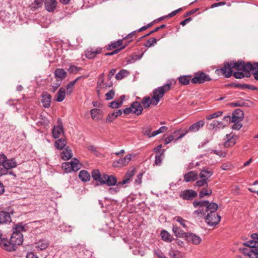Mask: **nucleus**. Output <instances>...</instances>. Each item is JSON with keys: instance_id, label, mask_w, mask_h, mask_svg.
Instances as JSON below:
<instances>
[{"instance_id": "nucleus-10", "label": "nucleus", "mask_w": 258, "mask_h": 258, "mask_svg": "<svg viewBox=\"0 0 258 258\" xmlns=\"http://www.w3.org/2000/svg\"><path fill=\"white\" fill-rule=\"evenodd\" d=\"M12 22V18L10 13L5 11H0V23H2L3 27L9 26Z\"/></svg>"}, {"instance_id": "nucleus-39", "label": "nucleus", "mask_w": 258, "mask_h": 258, "mask_svg": "<svg viewBox=\"0 0 258 258\" xmlns=\"http://www.w3.org/2000/svg\"><path fill=\"white\" fill-rule=\"evenodd\" d=\"M71 164H72L71 168L73 171H77L79 170L82 166V164L76 158H74L73 160L71 161Z\"/></svg>"}, {"instance_id": "nucleus-21", "label": "nucleus", "mask_w": 258, "mask_h": 258, "mask_svg": "<svg viewBox=\"0 0 258 258\" xmlns=\"http://www.w3.org/2000/svg\"><path fill=\"white\" fill-rule=\"evenodd\" d=\"M17 165V162L14 158L9 159L7 158L4 162L2 168L7 171L8 169L16 167Z\"/></svg>"}, {"instance_id": "nucleus-20", "label": "nucleus", "mask_w": 258, "mask_h": 258, "mask_svg": "<svg viewBox=\"0 0 258 258\" xmlns=\"http://www.w3.org/2000/svg\"><path fill=\"white\" fill-rule=\"evenodd\" d=\"M205 121L204 120H199L196 123L191 125L188 129V131L192 133H196L198 132L201 128L203 127L205 125Z\"/></svg>"}, {"instance_id": "nucleus-29", "label": "nucleus", "mask_w": 258, "mask_h": 258, "mask_svg": "<svg viewBox=\"0 0 258 258\" xmlns=\"http://www.w3.org/2000/svg\"><path fill=\"white\" fill-rule=\"evenodd\" d=\"M161 236L162 239L166 242H171L173 240V237L167 231L163 230L161 232Z\"/></svg>"}, {"instance_id": "nucleus-43", "label": "nucleus", "mask_w": 258, "mask_h": 258, "mask_svg": "<svg viewBox=\"0 0 258 258\" xmlns=\"http://www.w3.org/2000/svg\"><path fill=\"white\" fill-rule=\"evenodd\" d=\"M218 209V205L215 203H210L208 202V204L207 205L206 210L207 212L210 211V212L216 213V211Z\"/></svg>"}, {"instance_id": "nucleus-55", "label": "nucleus", "mask_w": 258, "mask_h": 258, "mask_svg": "<svg viewBox=\"0 0 258 258\" xmlns=\"http://www.w3.org/2000/svg\"><path fill=\"white\" fill-rule=\"evenodd\" d=\"M157 39L155 38H152L148 40L144 44L146 47H150L151 46H154L157 43Z\"/></svg>"}, {"instance_id": "nucleus-28", "label": "nucleus", "mask_w": 258, "mask_h": 258, "mask_svg": "<svg viewBox=\"0 0 258 258\" xmlns=\"http://www.w3.org/2000/svg\"><path fill=\"white\" fill-rule=\"evenodd\" d=\"M26 224H23L22 223H18L15 225L13 227V232H16L17 234H22V232H24L27 230Z\"/></svg>"}, {"instance_id": "nucleus-8", "label": "nucleus", "mask_w": 258, "mask_h": 258, "mask_svg": "<svg viewBox=\"0 0 258 258\" xmlns=\"http://www.w3.org/2000/svg\"><path fill=\"white\" fill-rule=\"evenodd\" d=\"M206 222L209 226H215L221 220V217L217 213L210 212L206 217Z\"/></svg>"}, {"instance_id": "nucleus-34", "label": "nucleus", "mask_w": 258, "mask_h": 258, "mask_svg": "<svg viewBox=\"0 0 258 258\" xmlns=\"http://www.w3.org/2000/svg\"><path fill=\"white\" fill-rule=\"evenodd\" d=\"M49 244V242L47 240L42 239L36 243V248L41 250H44L48 247Z\"/></svg>"}, {"instance_id": "nucleus-41", "label": "nucleus", "mask_w": 258, "mask_h": 258, "mask_svg": "<svg viewBox=\"0 0 258 258\" xmlns=\"http://www.w3.org/2000/svg\"><path fill=\"white\" fill-rule=\"evenodd\" d=\"M7 157L5 154H0V176L6 174V170L2 167Z\"/></svg>"}, {"instance_id": "nucleus-18", "label": "nucleus", "mask_w": 258, "mask_h": 258, "mask_svg": "<svg viewBox=\"0 0 258 258\" xmlns=\"http://www.w3.org/2000/svg\"><path fill=\"white\" fill-rule=\"evenodd\" d=\"M42 103L44 107L48 108L51 102V95L46 92H43L41 95Z\"/></svg>"}, {"instance_id": "nucleus-26", "label": "nucleus", "mask_w": 258, "mask_h": 258, "mask_svg": "<svg viewBox=\"0 0 258 258\" xmlns=\"http://www.w3.org/2000/svg\"><path fill=\"white\" fill-rule=\"evenodd\" d=\"M11 221L10 214L7 212H0V224H6Z\"/></svg>"}, {"instance_id": "nucleus-37", "label": "nucleus", "mask_w": 258, "mask_h": 258, "mask_svg": "<svg viewBox=\"0 0 258 258\" xmlns=\"http://www.w3.org/2000/svg\"><path fill=\"white\" fill-rule=\"evenodd\" d=\"M67 142L64 139L60 138L54 142V146L58 150H62L66 145Z\"/></svg>"}, {"instance_id": "nucleus-45", "label": "nucleus", "mask_w": 258, "mask_h": 258, "mask_svg": "<svg viewBox=\"0 0 258 258\" xmlns=\"http://www.w3.org/2000/svg\"><path fill=\"white\" fill-rule=\"evenodd\" d=\"M190 77L189 76H182L179 77V83L181 85H187L189 83Z\"/></svg>"}, {"instance_id": "nucleus-61", "label": "nucleus", "mask_w": 258, "mask_h": 258, "mask_svg": "<svg viewBox=\"0 0 258 258\" xmlns=\"http://www.w3.org/2000/svg\"><path fill=\"white\" fill-rule=\"evenodd\" d=\"M122 104V101H113L110 103L109 107L112 108H117L120 107Z\"/></svg>"}, {"instance_id": "nucleus-32", "label": "nucleus", "mask_w": 258, "mask_h": 258, "mask_svg": "<svg viewBox=\"0 0 258 258\" xmlns=\"http://www.w3.org/2000/svg\"><path fill=\"white\" fill-rule=\"evenodd\" d=\"M61 158L64 160H67L71 159L73 156V153L71 150L66 148L60 154Z\"/></svg>"}, {"instance_id": "nucleus-50", "label": "nucleus", "mask_w": 258, "mask_h": 258, "mask_svg": "<svg viewBox=\"0 0 258 258\" xmlns=\"http://www.w3.org/2000/svg\"><path fill=\"white\" fill-rule=\"evenodd\" d=\"M122 44V40L120 39L116 41L112 42L111 44L108 45L107 48L108 50H111L113 48H117L118 46H121Z\"/></svg>"}, {"instance_id": "nucleus-17", "label": "nucleus", "mask_w": 258, "mask_h": 258, "mask_svg": "<svg viewBox=\"0 0 258 258\" xmlns=\"http://www.w3.org/2000/svg\"><path fill=\"white\" fill-rule=\"evenodd\" d=\"M184 180L185 182L196 181L198 178V175L195 171H191L183 175Z\"/></svg>"}, {"instance_id": "nucleus-42", "label": "nucleus", "mask_w": 258, "mask_h": 258, "mask_svg": "<svg viewBox=\"0 0 258 258\" xmlns=\"http://www.w3.org/2000/svg\"><path fill=\"white\" fill-rule=\"evenodd\" d=\"M208 204V201H198L197 200H195L193 202V206L195 208H200L206 209V206Z\"/></svg>"}, {"instance_id": "nucleus-24", "label": "nucleus", "mask_w": 258, "mask_h": 258, "mask_svg": "<svg viewBox=\"0 0 258 258\" xmlns=\"http://www.w3.org/2000/svg\"><path fill=\"white\" fill-rule=\"evenodd\" d=\"M213 174V172L212 170L204 168L201 171L199 176L201 179H205L207 181Z\"/></svg>"}, {"instance_id": "nucleus-3", "label": "nucleus", "mask_w": 258, "mask_h": 258, "mask_svg": "<svg viewBox=\"0 0 258 258\" xmlns=\"http://www.w3.org/2000/svg\"><path fill=\"white\" fill-rule=\"evenodd\" d=\"M233 69L231 66V61L225 62L224 63L223 67L215 70V73L218 76L223 75L225 78H228L232 75Z\"/></svg>"}, {"instance_id": "nucleus-31", "label": "nucleus", "mask_w": 258, "mask_h": 258, "mask_svg": "<svg viewBox=\"0 0 258 258\" xmlns=\"http://www.w3.org/2000/svg\"><path fill=\"white\" fill-rule=\"evenodd\" d=\"M122 111L121 109L118 110L115 112H112L110 114H109L106 118L107 122H111L115 118L117 117L118 116H120L122 114Z\"/></svg>"}, {"instance_id": "nucleus-19", "label": "nucleus", "mask_w": 258, "mask_h": 258, "mask_svg": "<svg viewBox=\"0 0 258 258\" xmlns=\"http://www.w3.org/2000/svg\"><path fill=\"white\" fill-rule=\"evenodd\" d=\"M90 114L93 120L99 121L103 118L102 110L97 108H94L90 110Z\"/></svg>"}, {"instance_id": "nucleus-7", "label": "nucleus", "mask_w": 258, "mask_h": 258, "mask_svg": "<svg viewBox=\"0 0 258 258\" xmlns=\"http://www.w3.org/2000/svg\"><path fill=\"white\" fill-rule=\"evenodd\" d=\"M117 182V179L114 175H109L105 173L102 174L101 185L106 184L108 186H111L116 185ZM97 185H100V184H97Z\"/></svg>"}, {"instance_id": "nucleus-62", "label": "nucleus", "mask_w": 258, "mask_h": 258, "mask_svg": "<svg viewBox=\"0 0 258 258\" xmlns=\"http://www.w3.org/2000/svg\"><path fill=\"white\" fill-rule=\"evenodd\" d=\"M115 95V92L113 90H110L105 94L106 100H109L113 98Z\"/></svg>"}, {"instance_id": "nucleus-30", "label": "nucleus", "mask_w": 258, "mask_h": 258, "mask_svg": "<svg viewBox=\"0 0 258 258\" xmlns=\"http://www.w3.org/2000/svg\"><path fill=\"white\" fill-rule=\"evenodd\" d=\"M172 232L174 233L176 236L179 237H185L187 233L176 225L173 226Z\"/></svg>"}, {"instance_id": "nucleus-59", "label": "nucleus", "mask_w": 258, "mask_h": 258, "mask_svg": "<svg viewBox=\"0 0 258 258\" xmlns=\"http://www.w3.org/2000/svg\"><path fill=\"white\" fill-rule=\"evenodd\" d=\"M72 164L70 162H66L62 164V167L64 169L65 172L67 173L71 172L73 171L72 169Z\"/></svg>"}, {"instance_id": "nucleus-5", "label": "nucleus", "mask_w": 258, "mask_h": 258, "mask_svg": "<svg viewBox=\"0 0 258 258\" xmlns=\"http://www.w3.org/2000/svg\"><path fill=\"white\" fill-rule=\"evenodd\" d=\"M135 157L136 155L134 154L126 155L124 158H120L113 161L112 166L115 168L125 166L132 160V158H135Z\"/></svg>"}, {"instance_id": "nucleus-14", "label": "nucleus", "mask_w": 258, "mask_h": 258, "mask_svg": "<svg viewBox=\"0 0 258 258\" xmlns=\"http://www.w3.org/2000/svg\"><path fill=\"white\" fill-rule=\"evenodd\" d=\"M136 168H133L127 171L123 180L121 181H119L117 183V185H124L128 184L131 180L133 176L135 175L136 172Z\"/></svg>"}, {"instance_id": "nucleus-44", "label": "nucleus", "mask_w": 258, "mask_h": 258, "mask_svg": "<svg viewBox=\"0 0 258 258\" xmlns=\"http://www.w3.org/2000/svg\"><path fill=\"white\" fill-rule=\"evenodd\" d=\"M80 78V77H78L74 81H71L68 83L66 88L67 93L68 94H71L72 93L75 84Z\"/></svg>"}, {"instance_id": "nucleus-63", "label": "nucleus", "mask_w": 258, "mask_h": 258, "mask_svg": "<svg viewBox=\"0 0 258 258\" xmlns=\"http://www.w3.org/2000/svg\"><path fill=\"white\" fill-rule=\"evenodd\" d=\"M233 114L234 115H236V116L238 117L239 118H240L241 119H242L244 117L243 112L240 109H237L235 110L233 112Z\"/></svg>"}, {"instance_id": "nucleus-52", "label": "nucleus", "mask_w": 258, "mask_h": 258, "mask_svg": "<svg viewBox=\"0 0 258 258\" xmlns=\"http://www.w3.org/2000/svg\"><path fill=\"white\" fill-rule=\"evenodd\" d=\"M128 72L125 70L120 71L115 76V78L117 80H121L123 77L126 76Z\"/></svg>"}, {"instance_id": "nucleus-38", "label": "nucleus", "mask_w": 258, "mask_h": 258, "mask_svg": "<svg viewBox=\"0 0 258 258\" xmlns=\"http://www.w3.org/2000/svg\"><path fill=\"white\" fill-rule=\"evenodd\" d=\"M66 97V90L63 88H60L56 96V100L57 102H62L65 98Z\"/></svg>"}, {"instance_id": "nucleus-11", "label": "nucleus", "mask_w": 258, "mask_h": 258, "mask_svg": "<svg viewBox=\"0 0 258 258\" xmlns=\"http://www.w3.org/2000/svg\"><path fill=\"white\" fill-rule=\"evenodd\" d=\"M185 237L188 242L194 245L200 244L202 241L200 236L192 233H187Z\"/></svg>"}, {"instance_id": "nucleus-56", "label": "nucleus", "mask_w": 258, "mask_h": 258, "mask_svg": "<svg viewBox=\"0 0 258 258\" xmlns=\"http://www.w3.org/2000/svg\"><path fill=\"white\" fill-rule=\"evenodd\" d=\"M174 219L176 220L178 222H179L183 228L186 229L187 227L186 224L187 221L183 219L181 217L176 216L174 218Z\"/></svg>"}, {"instance_id": "nucleus-12", "label": "nucleus", "mask_w": 258, "mask_h": 258, "mask_svg": "<svg viewBox=\"0 0 258 258\" xmlns=\"http://www.w3.org/2000/svg\"><path fill=\"white\" fill-rule=\"evenodd\" d=\"M0 246L3 249L8 251H12L16 250L12 242H11V238H10V240L6 238L1 239L0 240Z\"/></svg>"}, {"instance_id": "nucleus-16", "label": "nucleus", "mask_w": 258, "mask_h": 258, "mask_svg": "<svg viewBox=\"0 0 258 258\" xmlns=\"http://www.w3.org/2000/svg\"><path fill=\"white\" fill-rule=\"evenodd\" d=\"M60 120H58V125H55L53 127L52 130V136L54 139H58L60 136L61 134L63 133V125L61 122H59Z\"/></svg>"}, {"instance_id": "nucleus-2", "label": "nucleus", "mask_w": 258, "mask_h": 258, "mask_svg": "<svg viewBox=\"0 0 258 258\" xmlns=\"http://www.w3.org/2000/svg\"><path fill=\"white\" fill-rule=\"evenodd\" d=\"M143 110V108L141 103L138 101H134L131 104L130 107H127L122 111L125 114L133 113L139 116L142 113Z\"/></svg>"}, {"instance_id": "nucleus-51", "label": "nucleus", "mask_w": 258, "mask_h": 258, "mask_svg": "<svg viewBox=\"0 0 258 258\" xmlns=\"http://www.w3.org/2000/svg\"><path fill=\"white\" fill-rule=\"evenodd\" d=\"M212 191L211 189L209 188H203L200 192L199 196L201 198H204L206 196L211 195Z\"/></svg>"}, {"instance_id": "nucleus-22", "label": "nucleus", "mask_w": 258, "mask_h": 258, "mask_svg": "<svg viewBox=\"0 0 258 258\" xmlns=\"http://www.w3.org/2000/svg\"><path fill=\"white\" fill-rule=\"evenodd\" d=\"M101 49L97 48L96 49H88L85 51V56L87 58L92 59L94 58L96 55L100 53Z\"/></svg>"}, {"instance_id": "nucleus-58", "label": "nucleus", "mask_w": 258, "mask_h": 258, "mask_svg": "<svg viewBox=\"0 0 258 258\" xmlns=\"http://www.w3.org/2000/svg\"><path fill=\"white\" fill-rule=\"evenodd\" d=\"M82 69L74 65H71L68 69V72L70 73H76L81 71Z\"/></svg>"}, {"instance_id": "nucleus-57", "label": "nucleus", "mask_w": 258, "mask_h": 258, "mask_svg": "<svg viewBox=\"0 0 258 258\" xmlns=\"http://www.w3.org/2000/svg\"><path fill=\"white\" fill-rule=\"evenodd\" d=\"M167 130V127L165 126L160 127L158 130L153 132L152 136H156L157 135L163 133Z\"/></svg>"}, {"instance_id": "nucleus-23", "label": "nucleus", "mask_w": 258, "mask_h": 258, "mask_svg": "<svg viewBox=\"0 0 258 258\" xmlns=\"http://www.w3.org/2000/svg\"><path fill=\"white\" fill-rule=\"evenodd\" d=\"M45 7L46 10L48 12H53L55 9L57 5L56 0H45Z\"/></svg>"}, {"instance_id": "nucleus-48", "label": "nucleus", "mask_w": 258, "mask_h": 258, "mask_svg": "<svg viewBox=\"0 0 258 258\" xmlns=\"http://www.w3.org/2000/svg\"><path fill=\"white\" fill-rule=\"evenodd\" d=\"M43 2V0H35L30 5L31 9L34 11L40 8L42 5Z\"/></svg>"}, {"instance_id": "nucleus-60", "label": "nucleus", "mask_w": 258, "mask_h": 258, "mask_svg": "<svg viewBox=\"0 0 258 258\" xmlns=\"http://www.w3.org/2000/svg\"><path fill=\"white\" fill-rule=\"evenodd\" d=\"M61 82L62 81H61V80L56 79L55 82L53 83L51 88L52 92H54L57 89V88L61 85Z\"/></svg>"}, {"instance_id": "nucleus-15", "label": "nucleus", "mask_w": 258, "mask_h": 258, "mask_svg": "<svg viewBox=\"0 0 258 258\" xmlns=\"http://www.w3.org/2000/svg\"><path fill=\"white\" fill-rule=\"evenodd\" d=\"M198 194L196 191L192 189H186L183 191L180 196L183 200H190L197 196Z\"/></svg>"}, {"instance_id": "nucleus-46", "label": "nucleus", "mask_w": 258, "mask_h": 258, "mask_svg": "<svg viewBox=\"0 0 258 258\" xmlns=\"http://www.w3.org/2000/svg\"><path fill=\"white\" fill-rule=\"evenodd\" d=\"M92 177L94 180L96 181H99V184H100L101 179L102 177V174H101L100 171L96 169L92 171Z\"/></svg>"}, {"instance_id": "nucleus-36", "label": "nucleus", "mask_w": 258, "mask_h": 258, "mask_svg": "<svg viewBox=\"0 0 258 258\" xmlns=\"http://www.w3.org/2000/svg\"><path fill=\"white\" fill-rule=\"evenodd\" d=\"M165 150L163 149L161 152L157 153L155 156V164L156 165L160 166L162 163L164 157Z\"/></svg>"}, {"instance_id": "nucleus-1", "label": "nucleus", "mask_w": 258, "mask_h": 258, "mask_svg": "<svg viewBox=\"0 0 258 258\" xmlns=\"http://www.w3.org/2000/svg\"><path fill=\"white\" fill-rule=\"evenodd\" d=\"M171 84L169 83H167L165 84L164 85L158 87L155 89L153 91V95L152 97L154 100V103L155 104H158L160 101V99L163 97L165 93L170 89Z\"/></svg>"}, {"instance_id": "nucleus-64", "label": "nucleus", "mask_w": 258, "mask_h": 258, "mask_svg": "<svg viewBox=\"0 0 258 258\" xmlns=\"http://www.w3.org/2000/svg\"><path fill=\"white\" fill-rule=\"evenodd\" d=\"M154 254L158 258H166V256L164 254V253L160 249L155 250L154 251Z\"/></svg>"}, {"instance_id": "nucleus-6", "label": "nucleus", "mask_w": 258, "mask_h": 258, "mask_svg": "<svg viewBox=\"0 0 258 258\" xmlns=\"http://www.w3.org/2000/svg\"><path fill=\"white\" fill-rule=\"evenodd\" d=\"M211 80V79L208 74L203 72H198L195 74L194 77L191 80V82L193 84H202Z\"/></svg>"}, {"instance_id": "nucleus-49", "label": "nucleus", "mask_w": 258, "mask_h": 258, "mask_svg": "<svg viewBox=\"0 0 258 258\" xmlns=\"http://www.w3.org/2000/svg\"><path fill=\"white\" fill-rule=\"evenodd\" d=\"M252 66V68L250 71L252 72L254 79L258 81V62H254Z\"/></svg>"}, {"instance_id": "nucleus-9", "label": "nucleus", "mask_w": 258, "mask_h": 258, "mask_svg": "<svg viewBox=\"0 0 258 258\" xmlns=\"http://www.w3.org/2000/svg\"><path fill=\"white\" fill-rule=\"evenodd\" d=\"M104 74L102 73L99 75L97 81L96 91L98 96L99 95L100 92L102 89L111 87L112 86V83H110L108 84L104 83Z\"/></svg>"}, {"instance_id": "nucleus-54", "label": "nucleus", "mask_w": 258, "mask_h": 258, "mask_svg": "<svg viewBox=\"0 0 258 258\" xmlns=\"http://www.w3.org/2000/svg\"><path fill=\"white\" fill-rule=\"evenodd\" d=\"M198 208V210L194 212L193 214L194 215L201 217L205 214L206 212H207L205 208Z\"/></svg>"}, {"instance_id": "nucleus-25", "label": "nucleus", "mask_w": 258, "mask_h": 258, "mask_svg": "<svg viewBox=\"0 0 258 258\" xmlns=\"http://www.w3.org/2000/svg\"><path fill=\"white\" fill-rule=\"evenodd\" d=\"M227 141L224 143L225 148H229L234 146L236 144V137L227 134L226 136Z\"/></svg>"}, {"instance_id": "nucleus-27", "label": "nucleus", "mask_w": 258, "mask_h": 258, "mask_svg": "<svg viewBox=\"0 0 258 258\" xmlns=\"http://www.w3.org/2000/svg\"><path fill=\"white\" fill-rule=\"evenodd\" d=\"M54 76L57 80H62L67 77V72L63 69H57L54 72Z\"/></svg>"}, {"instance_id": "nucleus-47", "label": "nucleus", "mask_w": 258, "mask_h": 258, "mask_svg": "<svg viewBox=\"0 0 258 258\" xmlns=\"http://www.w3.org/2000/svg\"><path fill=\"white\" fill-rule=\"evenodd\" d=\"M210 126L213 129L223 128L225 127V125L223 124L222 121L218 120H213L212 122L210 124Z\"/></svg>"}, {"instance_id": "nucleus-33", "label": "nucleus", "mask_w": 258, "mask_h": 258, "mask_svg": "<svg viewBox=\"0 0 258 258\" xmlns=\"http://www.w3.org/2000/svg\"><path fill=\"white\" fill-rule=\"evenodd\" d=\"M79 178L83 182L88 181L90 179V175L86 170H81L79 174Z\"/></svg>"}, {"instance_id": "nucleus-35", "label": "nucleus", "mask_w": 258, "mask_h": 258, "mask_svg": "<svg viewBox=\"0 0 258 258\" xmlns=\"http://www.w3.org/2000/svg\"><path fill=\"white\" fill-rule=\"evenodd\" d=\"M154 100L151 99L149 97H145L143 98L142 103L144 108H147L150 107L151 104L156 105L154 102Z\"/></svg>"}, {"instance_id": "nucleus-40", "label": "nucleus", "mask_w": 258, "mask_h": 258, "mask_svg": "<svg viewBox=\"0 0 258 258\" xmlns=\"http://www.w3.org/2000/svg\"><path fill=\"white\" fill-rule=\"evenodd\" d=\"M152 130V126L151 125H147L142 128V133L143 134L150 138L151 137H154V136H152L153 132H151Z\"/></svg>"}, {"instance_id": "nucleus-13", "label": "nucleus", "mask_w": 258, "mask_h": 258, "mask_svg": "<svg viewBox=\"0 0 258 258\" xmlns=\"http://www.w3.org/2000/svg\"><path fill=\"white\" fill-rule=\"evenodd\" d=\"M11 242H12L15 249L17 246L22 244L23 242V236L22 234H17L16 232H13L11 237Z\"/></svg>"}, {"instance_id": "nucleus-53", "label": "nucleus", "mask_w": 258, "mask_h": 258, "mask_svg": "<svg viewBox=\"0 0 258 258\" xmlns=\"http://www.w3.org/2000/svg\"><path fill=\"white\" fill-rule=\"evenodd\" d=\"M222 114H223L222 111H216L215 112H214L212 114H210L207 115L206 117V118L207 120H211L213 118H217L218 117L221 116L222 115Z\"/></svg>"}, {"instance_id": "nucleus-4", "label": "nucleus", "mask_w": 258, "mask_h": 258, "mask_svg": "<svg viewBox=\"0 0 258 258\" xmlns=\"http://www.w3.org/2000/svg\"><path fill=\"white\" fill-rule=\"evenodd\" d=\"M231 66L236 70L243 71L246 73H249L252 68V64L250 62H248L245 64L244 61L242 60H239L237 62L231 61Z\"/></svg>"}]
</instances>
